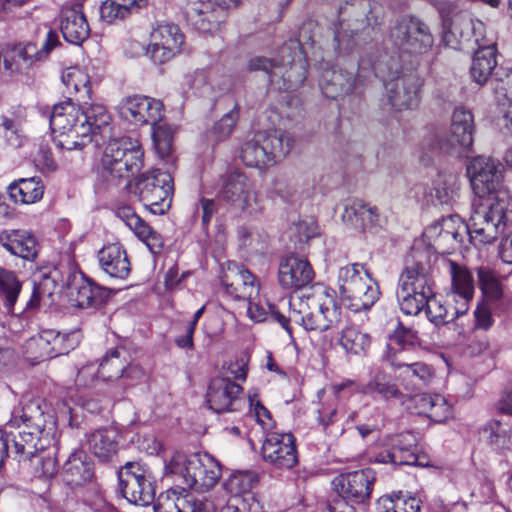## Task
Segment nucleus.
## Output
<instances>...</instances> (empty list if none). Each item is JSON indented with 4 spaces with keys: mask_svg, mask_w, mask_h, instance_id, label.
I'll list each match as a JSON object with an SVG mask.
<instances>
[{
    "mask_svg": "<svg viewBox=\"0 0 512 512\" xmlns=\"http://www.w3.org/2000/svg\"><path fill=\"white\" fill-rule=\"evenodd\" d=\"M389 40L400 55L397 59L391 57L382 61L376 69L384 78L391 106L397 111L413 109L420 101L422 80L415 71L404 66L402 58L425 52L433 44L432 35L419 19L404 16L391 28Z\"/></svg>",
    "mask_w": 512,
    "mask_h": 512,
    "instance_id": "obj_1",
    "label": "nucleus"
},
{
    "mask_svg": "<svg viewBox=\"0 0 512 512\" xmlns=\"http://www.w3.org/2000/svg\"><path fill=\"white\" fill-rule=\"evenodd\" d=\"M466 173L474 194L473 229L477 236L499 237L507 226L511 196L504 185V166L492 157L476 156L466 165Z\"/></svg>",
    "mask_w": 512,
    "mask_h": 512,
    "instance_id": "obj_2",
    "label": "nucleus"
},
{
    "mask_svg": "<svg viewBox=\"0 0 512 512\" xmlns=\"http://www.w3.org/2000/svg\"><path fill=\"white\" fill-rule=\"evenodd\" d=\"M290 315L285 317L269 305L272 320L278 322L289 335L292 334L290 321L300 324L306 331L325 332L338 327L342 311L332 290L317 284L292 297L289 302Z\"/></svg>",
    "mask_w": 512,
    "mask_h": 512,
    "instance_id": "obj_3",
    "label": "nucleus"
},
{
    "mask_svg": "<svg viewBox=\"0 0 512 512\" xmlns=\"http://www.w3.org/2000/svg\"><path fill=\"white\" fill-rule=\"evenodd\" d=\"M20 423L23 428L13 439L15 452L20 460L31 459L52 445L54 421L51 416L47 420L40 399L23 401L22 406L13 411L9 424L20 427Z\"/></svg>",
    "mask_w": 512,
    "mask_h": 512,
    "instance_id": "obj_4",
    "label": "nucleus"
},
{
    "mask_svg": "<svg viewBox=\"0 0 512 512\" xmlns=\"http://www.w3.org/2000/svg\"><path fill=\"white\" fill-rule=\"evenodd\" d=\"M279 61L264 57H253L248 62L250 71H264L271 83L285 91L299 88L307 77V60L299 40H290L279 51Z\"/></svg>",
    "mask_w": 512,
    "mask_h": 512,
    "instance_id": "obj_5",
    "label": "nucleus"
},
{
    "mask_svg": "<svg viewBox=\"0 0 512 512\" xmlns=\"http://www.w3.org/2000/svg\"><path fill=\"white\" fill-rule=\"evenodd\" d=\"M81 119V109L71 99L54 105L50 127L57 147L65 150L82 149L92 141L90 126Z\"/></svg>",
    "mask_w": 512,
    "mask_h": 512,
    "instance_id": "obj_6",
    "label": "nucleus"
},
{
    "mask_svg": "<svg viewBox=\"0 0 512 512\" xmlns=\"http://www.w3.org/2000/svg\"><path fill=\"white\" fill-rule=\"evenodd\" d=\"M338 286L342 301L355 313L369 310L379 299V287L362 264L341 267Z\"/></svg>",
    "mask_w": 512,
    "mask_h": 512,
    "instance_id": "obj_7",
    "label": "nucleus"
},
{
    "mask_svg": "<svg viewBox=\"0 0 512 512\" xmlns=\"http://www.w3.org/2000/svg\"><path fill=\"white\" fill-rule=\"evenodd\" d=\"M101 165L107 179H128L143 166L142 147L129 137L111 139L104 148Z\"/></svg>",
    "mask_w": 512,
    "mask_h": 512,
    "instance_id": "obj_8",
    "label": "nucleus"
},
{
    "mask_svg": "<svg viewBox=\"0 0 512 512\" xmlns=\"http://www.w3.org/2000/svg\"><path fill=\"white\" fill-rule=\"evenodd\" d=\"M293 143L288 133L259 131L242 146L241 159L249 167H269L284 158Z\"/></svg>",
    "mask_w": 512,
    "mask_h": 512,
    "instance_id": "obj_9",
    "label": "nucleus"
},
{
    "mask_svg": "<svg viewBox=\"0 0 512 512\" xmlns=\"http://www.w3.org/2000/svg\"><path fill=\"white\" fill-rule=\"evenodd\" d=\"M432 295L431 281L426 266L421 262L408 264L400 275L397 299L407 315H417Z\"/></svg>",
    "mask_w": 512,
    "mask_h": 512,
    "instance_id": "obj_10",
    "label": "nucleus"
},
{
    "mask_svg": "<svg viewBox=\"0 0 512 512\" xmlns=\"http://www.w3.org/2000/svg\"><path fill=\"white\" fill-rule=\"evenodd\" d=\"M472 225V215L468 224L464 223L460 217L451 215L428 226L424 234L442 252H450V250L456 249L463 242L465 235L469 236L470 241L475 246L492 244L498 238L487 239V237L483 238L481 235L477 236Z\"/></svg>",
    "mask_w": 512,
    "mask_h": 512,
    "instance_id": "obj_11",
    "label": "nucleus"
},
{
    "mask_svg": "<svg viewBox=\"0 0 512 512\" xmlns=\"http://www.w3.org/2000/svg\"><path fill=\"white\" fill-rule=\"evenodd\" d=\"M131 192L153 214H164L170 207L173 194L172 176L159 169L142 174Z\"/></svg>",
    "mask_w": 512,
    "mask_h": 512,
    "instance_id": "obj_12",
    "label": "nucleus"
},
{
    "mask_svg": "<svg viewBox=\"0 0 512 512\" xmlns=\"http://www.w3.org/2000/svg\"><path fill=\"white\" fill-rule=\"evenodd\" d=\"M78 345V333H60L53 329L41 331L21 346L23 357L32 365L67 354Z\"/></svg>",
    "mask_w": 512,
    "mask_h": 512,
    "instance_id": "obj_13",
    "label": "nucleus"
},
{
    "mask_svg": "<svg viewBox=\"0 0 512 512\" xmlns=\"http://www.w3.org/2000/svg\"><path fill=\"white\" fill-rule=\"evenodd\" d=\"M164 476L182 478L183 480H220L222 468L210 454L186 456L181 452H176L165 464Z\"/></svg>",
    "mask_w": 512,
    "mask_h": 512,
    "instance_id": "obj_14",
    "label": "nucleus"
},
{
    "mask_svg": "<svg viewBox=\"0 0 512 512\" xmlns=\"http://www.w3.org/2000/svg\"><path fill=\"white\" fill-rule=\"evenodd\" d=\"M219 195L236 211L249 215L260 211L254 184L242 172L229 173L224 179Z\"/></svg>",
    "mask_w": 512,
    "mask_h": 512,
    "instance_id": "obj_15",
    "label": "nucleus"
},
{
    "mask_svg": "<svg viewBox=\"0 0 512 512\" xmlns=\"http://www.w3.org/2000/svg\"><path fill=\"white\" fill-rule=\"evenodd\" d=\"M120 116L133 125H155L164 116L161 101L143 95H133L122 99L119 104Z\"/></svg>",
    "mask_w": 512,
    "mask_h": 512,
    "instance_id": "obj_16",
    "label": "nucleus"
},
{
    "mask_svg": "<svg viewBox=\"0 0 512 512\" xmlns=\"http://www.w3.org/2000/svg\"><path fill=\"white\" fill-rule=\"evenodd\" d=\"M184 44V35L173 23H160L150 34L147 53L155 63H164L180 53Z\"/></svg>",
    "mask_w": 512,
    "mask_h": 512,
    "instance_id": "obj_17",
    "label": "nucleus"
},
{
    "mask_svg": "<svg viewBox=\"0 0 512 512\" xmlns=\"http://www.w3.org/2000/svg\"><path fill=\"white\" fill-rule=\"evenodd\" d=\"M213 3L222 9L236 8L241 0H187L183 6V14L197 30L212 32L219 26Z\"/></svg>",
    "mask_w": 512,
    "mask_h": 512,
    "instance_id": "obj_18",
    "label": "nucleus"
},
{
    "mask_svg": "<svg viewBox=\"0 0 512 512\" xmlns=\"http://www.w3.org/2000/svg\"><path fill=\"white\" fill-rule=\"evenodd\" d=\"M262 455L266 462L279 469L293 468L298 462L293 435L290 433H268L262 445Z\"/></svg>",
    "mask_w": 512,
    "mask_h": 512,
    "instance_id": "obj_19",
    "label": "nucleus"
},
{
    "mask_svg": "<svg viewBox=\"0 0 512 512\" xmlns=\"http://www.w3.org/2000/svg\"><path fill=\"white\" fill-rule=\"evenodd\" d=\"M384 357L394 370H400L398 378L403 384L408 381V384L413 386H428L435 377L431 366L424 362H409L407 355L401 351L397 352L393 346Z\"/></svg>",
    "mask_w": 512,
    "mask_h": 512,
    "instance_id": "obj_20",
    "label": "nucleus"
},
{
    "mask_svg": "<svg viewBox=\"0 0 512 512\" xmlns=\"http://www.w3.org/2000/svg\"><path fill=\"white\" fill-rule=\"evenodd\" d=\"M62 286L67 288L69 300L75 307L96 308L104 300L103 289L93 284L81 272H69Z\"/></svg>",
    "mask_w": 512,
    "mask_h": 512,
    "instance_id": "obj_21",
    "label": "nucleus"
},
{
    "mask_svg": "<svg viewBox=\"0 0 512 512\" xmlns=\"http://www.w3.org/2000/svg\"><path fill=\"white\" fill-rule=\"evenodd\" d=\"M474 122L472 113L464 107L455 108L452 115L450 137L439 141V149L445 152L467 151L473 144Z\"/></svg>",
    "mask_w": 512,
    "mask_h": 512,
    "instance_id": "obj_22",
    "label": "nucleus"
},
{
    "mask_svg": "<svg viewBox=\"0 0 512 512\" xmlns=\"http://www.w3.org/2000/svg\"><path fill=\"white\" fill-rule=\"evenodd\" d=\"M451 275V290L447 298L456 303V313H467L474 296V278L464 266L453 261L449 262Z\"/></svg>",
    "mask_w": 512,
    "mask_h": 512,
    "instance_id": "obj_23",
    "label": "nucleus"
},
{
    "mask_svg": "<svg viewBox=\"0 0 512 512\" xmlns=\"http://www.w3.org/2000/svg\"><path fill=\"white\" fill-rule=\"evenodd\" d=\"M226 292L235 299H252L259 295L255 276L243 266L230 264L221 277Z\"/></svg>",
    "mask_w": 512,
    "mask_h": 512,
    "instance_id": "obj_24",
    "label": "nucleus"
},
{
    "mask_svg": "<svg viewBox=\"0 0 512 512\" xmlns=\"http://www.w3.org/2000/svg\"><path fill=\"white\" fill-rule=\"evenodd\" d=\"M314 271L310 263L301 257L289 255L280 261L279 284L285 289H301L312 282Z\"/></svg>",
    "mask_w": 512,
    "mask_h": 512,
    "instance_id": "obj_25",
    "label": "nucleus"
},
{
    "mask_svg": "<svg viewBox=\"0 0 512 512\" xmlns=\"http://www.w3.org/2000/svg\"><path fill=\"white\" fill-rule=\"evenodd\" d=\"M241 392V386L230 379L215 378L210 382L208 388L207 402L209 408L216 413L235 410Z\"/></svg>",
    "mask_w": 512,
    "mask_h": 512,
    "instance_id": "obj_26",
    "label": "nucleus"
},
{
    "mask_svg": "<svg viewBox=\"0 0 512 512\" xmlns=\"http://www.w3.org/2000/svg\"><path fill=\"white\" fill-rule=\"evenodd\" d=\"M0 245L10 254L34 261L38 254L36 238L26 230L9 229L0 232Z\"/></svg>",
    "mask_w": 512,
    "mask_h": 512,
    "instance_id": "obj_27",
    "label": "nucleus"
},
{
    "mask_svg": "<svg viewBox=\"0 0 512 512\" xmlns=\"http://www.w3.org/2000/svg\"><path fill=\"white\" fill-rule=\"evenodd\" d=\"M391 448L380 453L376 458L381 463H392L399 465H413L417 462L414 452L416 437L411 432H404L390 438Z\"/></svg>",
    "mask_w": 512,
    "mask_h": 512,
    "instance_id": "obj_28",
    "label": "nucleus"
},
{
    "mask_svg": "<svg viewBox=\"0 0 512 512\" xmlns=\"http://www.w3.org/2000/svg\"><path fill=\"white\" fill-rule=\"evenodd\" d=\"M60 28L64 39L72 44H81L90 34V27L82 5L65 7L61 12Z\"/></svg>",
    "mask_w": 512,
    "mask_h": 512,
    "instance_id": "obj_29",
    "label": "nucleus"
},
{
    "mask_svg": "<svg viewBox=\"0 0 512 512\" xmlns=\"http://www.w3.org/2000/svg\"><path fill=\"white\" fill-rule=\"evenodd\" d=\"M356 83L353 73L341 68L325 69L319 80L321 91L330 99H338L350 94L356 88Z\"/></svg>",
    "mask_w": 512,
    "mask_h": 512,
    "instance_id": "obj_30",
    "label": "nucleus"
},
{
    "mask_svg": "<svg viewBox=\"0 0 512 512\" xmlns=\"http://www.w3.org/2000/svg\"><path fill=\"white\" fill-rule=\"evenodd\" d=\"M101 268L113 278L125 279L130 273L126 251L118 243L103 247L98 253Z\"/></svg>",
    "mask_w": 512,
    "mask_h": 512,
    "instance_id": "obj_31",
    "label": "nucleus"
},
{
    "mask_svg": "<svg viewBox=\"0 0 512 512\" xmlns=\"http://www.w3.org/2000/svg\"><path fill=\"white\" fill-rule=\"evenodd\" d=\"M58 34L49 29L46 32L45 40L38 48L35 43L27 42L15 49L16 61L22 62L25 68L32 67L38 62L45 60L50 52L59 44Z\"/></svg>",
    "mask_w": 512,
    "mask_h": 512,
    "instance_id": "obj_32",
    "label": "nucleus"
},
{
    "mask_svg": "<svg viewBox=\"0 0 512 512\" xmlns=\"http://www.w3.org/2000/svg\"><path fill=\"white\" fill-rule=\"evenodd\" d=\"M118 432L113 427L100 428L88 436L89 450L102 462H108L118 452Z\"/></svg>",
    "mask_w": 512,
    "mask_h": 512,
    "instance_id": "obj_33",
    "label": "nucleus"
},
{
    "mask_svg": "<svg viewBox=\"0 0 512 512\" xmlns=\"http://www.w3.org/2000/svg\"><path fill=\"white\" fill-rule=\"evenodd\" d=\"M496 65L495 43H484V46L482 48H478L473 57L470 68L472 79L479 85L485 84Z\"/></svg>",
    "mask_w": 512,
    "mask_h": 512,
    "instance_id": "obj_34",
    "label": "nucleus"
},
{
    "mask_svg": "<svg viewBox=\"0 0 512 512\" xmlns=\"http://www.w3.org/2000/svg\"><path fill=\"white\" fill-rule=\"evenodd\" d=\"M190 493L185 488L176 486L161 493L154 512H194Z\"/></svg>",
    "mask_w": 512,
    "mask_h": 512,
    "instance_id": "obj_35",
    "label": "nucleus"
},
{
    "mask_svg": "<svg viewBox=\"0 0 512 512\" xmlns=\"http://www.w3.org/2000/svg\"><path fill=\"white\" fill-rule=\"evenodd\" d=\"M8 193L16 204H33L43 197L44 187L35 177L21 178L9 185Z\"/></svg>",
    "mask_w": 512,
    "mask_h": 512,
    "instance_id": "obj_36",
    "label": "nucleus"
},
{
    "mask_svg": "<svg viewBox=\"0 0 512 512\" xmlns=\"http://www.w3.org/2000/svg\"><path fill=\"white\" fill-rule=\"evenodd\" d=\"M81 112L83 117L81 120L90 126L91 137L97 134H100L103 138L110 136L111 115L104 105L98 103L87 105L85 103Z\"/></svg>",
    "mask_w": 512,
    "mask_h": 512,
    "instance_id": "obj_37",
    "label": "nucleus"
},
{
    "mask_svg": "<svg viewBox=\"0 0 512 512\" xmlns=\"http://www.w3.org/2000/svg\"><path fill=\"white\" fill-rule=\"evenodd\" d=\"M460 175L453 171H441L433 180L435 198L440 204H451L459 195Z\"/></svg>",
    "mask_w": 512,
    "mask_h": 512,
    "instance_id": "obj_38",
    "label": "nucleus"
},
{
    "mask_svg": "<svg viewBox=\"0 0 512 512\" xmlns=\"http://www.w3.org/2000/svg\"><path fill=\"white\" fill-rule=\"evenodd\" d=\"M339 345L347 354L361 356L367 353L371 337L356 325H347L341 331Z\"/></svg>",
    "mask_w": 512,
    "mask_h": 512,
    "instance_id": "obj_39",
    "label": "nucleus"
},
{
    "mask_svg": "<svg viewBox=\"0 0 512 512\" xmlns=\"http://www.w3.org/2000/svg\"><path fill=\"white\" fill-rule=\"evenodd\" d=\"M379 512H420L421 500L402 491L383 495L378 500Z\"/></svg>",
    "mask_w": 512,
    "mask_h": 512,
    "instance_id": "obj_40",
    "label": "nucleus"
},
{
    "mask_svg": "<svg viewBox=\"0 0 512 512\" xmlns=\"http://www.w3.org/2000/svg\"><path fill=\"white\" fill-rule=\"evenodd\" d=\"M61 80L69 95L74 94L78 100L83 101L90 98V77L84 69L78 66L69 67L62 72Z\"/></svg>",
    "mask_w": 512,
    "mask_h": 512,
    "instance_id": "obj_41",
    "label": "nucleus"
},
{
    "mask_svg": "<svg viewBox=\"0 0 512 512\" xmlns=\"http://www.w3.org/2000/svg\"><path fill=\"white\" fill-rule=\"evenodd\" d=\"M361 391L370 396H379L385 400L401 399L403 393L391 381L389 375L382 370H376Z\"/></svg>",
    "mask_w": 512,
    "mask_h": 512,
    "instance_id": "obj_42",
    "label": "nucleus"
},
{
    "mask_svg": "<svg viewBox=\"0 0 512 512\" xmlns=\"http://www.w3.org/2000/svg\"><path fill=\"white\" fill-rule=\"evenodd\" d=\"M469 26H471V18L466 15H458L445 20L443 41L455 50L460 49L462 42L469 41Z\"/></svg>",
    "mask_w": 512,
    "mask_h": 512,
    "instance_id": "obj_43",
    "label": "nucleus"
},
{
    "mask_svg": "<svg viewBox=\"0 0 512 512\" xmlns=\"http://www.w3.org/2000/svg\"><path fill=\"white\" fill-rule=\"evenodd\" d=\"M58 278L59 271L57 269L36 273L33 279V291L28 306L36 307L42 299L52 297L59 286Z\"/></svg>",
    "mask_w": 512,
    "mask_h": 512,
    "instance_id": "obj_44",
    "label": "nucleus"
},
{
    "mask_svg": "<svg viewBox=\"0 0 512 512\" xmlns=\"http://www.w3.org/2000/svg\"><path fill=\"white\" fill-rule=\"evenodd\" d=\"M129 363L124 349H112L106 353L99 364L100 378L103 381H112L120 378Z\"/></svg>",
    "mask_w": 512,
    "mask_h": 512,
    "instance_id": "obj_45",
    "label": "nucleus"
},
{
    "mask_svg": "<svg viewBox=\"0 0 512 512\" xmlns=\"http://www.w3.org/2000/svg\"><path fill=\"white\" fill-rule=\"evenodd\" d=\"M448 304L446 305L440 298L434 295L428 297L426 302V315L430 322L436 326L449 323L456 318L464 315L465 313H456V303L451 302L448 298Z\"/></svg>",
    "mask_w": 512,
    "mask_h": 512,
    "instance_id": "obj_46",
    "label": "nucleus"
},
{
    "mask_svg": "<svg viewBox=\"0 0 512 512\" xmlns=\"http://www.w3.org/2000/svg\"><path fill=\"white\" fill-rule=\"evenodd\" d=\"M145 0H106L100 7V17L107 23L123 20L137 11Z\"/></svg>",
    "mask_w": 512,
    "mask_h": 512,
    "instance_id": "obj_47",
    "label": "nucleus"
},
{
    "mask_svg": "<svg viewBox=\"0 0 512 512\" xmlns=\"http://www.w3.org/2000/svg\"><path fill=\"white\" fill-rule=\"evenodd\" d=\"M120 490L123 497L135 505L148 506L155 499L153 482H120Z\"/></svg>",
    "mask_w": 512,
    "mask_h": 512,
    "instance_id": "obj_48",
    "label": "nucleus"
},
{
    "mask_svg": "<svg viewBox=\"0 0 512 512\" xmlns=\"http://www.w3.org/2000/svg\"><path fill=\"white\" fill-rule=\"evenodd\" d=\"M374 482H336L334 490L347 502L364 503L369 500Z\"/></svg>",
    "mask_w": 512,
    "mask_h": 512,
    "instance_id": "obj_49",
    "label": "nucleus"
},
{
    "mask_svg": "<svg viewBox=\"0 0 512 512\" xmlns=\"http://www.w3.org/2000/svg\"><path fill=\"white\" fill-rule=\"evenodd\" d=\"M239 119V107L237 104L233 108L223 115V117L216 121L206 131V139L212 143H218L226 140L232 134Z\"/></svg>",
    "mask_w": 512,
    "mask_h": 512,
    "instance_id": "obj_50",
    "label": "nucleus"
},
{
    "mask_svg": "<svg viewBox=\"0 0 512 512\" xmlns=\"http://www.w3.org/2000/svg\"><path fill=\"white\" fill-rule=\"evenodd\" d=\"M477 275L479 288L487 302H496L503 297L502 284L490 268H477Z\"/></svg>",
    "mask_w": 512,
    "mask_h": 512,
    "instance_id": "obj_51",
    "label": "nucleus"
},
{
    "mask_svg": "<svg viewBox=\"0 0 512 512\" xmlns=\"http://www.w3.org/2000/svg\"><path fill=\"white\" fill-rule=\"evenodd\" d=\"M21 282L15 272L5 268L0 269V295L5 299L7 311H12L21 292Z\"/></svg>",
    "mask_w": 512,
    "mask_h": 512,
    "instance_id": "obj_52",
    "label": "nucleus"
},
{
    "mask_svg": "<svg viewBox=\"0 0 512 512\" xmlns=\"http://www.w3.org/2000/svg\"><path fill=\"white\" fill-rule=\"evenodd\" d=\"M483 433L493 449L497 451L510 449V429L501 421L492 420L488 422L483 429Z\"/></svg>",
    "mask_w": 512,
    "mask_h": 512,
    "instance_id": "obj_53",
    "label": "nucleus"
},
{
    "mask_svg": "<svg viewBox=\"0 0 512 512\" xmlns=\"http://www.w3.org/2000/svg\"><path fill=\"white\" fill-rule=\"evenodd\" d=\"M363 216H370L368 205L359 199L348 200L341 215L343 223L354 230H363Z\"/></svg>",
    "mask_w": 512,
    "mask_h": 512,
    "instance_id": "obj_54",
    "label": "nucleus"
},
{
    "mask_svg": "<svg viewBox=\"0 0 512 512\" xmlns=\"http://www.w3.org/2000/svg\"><path fill=\"white\" fill-rule=\"evenodd\" d=\"M68 477L91 480L94 477L93 463L83 453H73L64 465Z\"/></svg>",
    "mask_w": 512,
    "mask_h": 512,
    "instance_id": "obj_55",
    "label": "nucleus"
},
{
    "mask_svg": "<svg viewBox=\"0 0 512 512\" xmlns=\"http://www.w3.org/2000/svg\"><path fill=\"white\" fill-rule=\"evenodd\" d=\"M130 229L139 240L144 242L151 253L157 254L163 247L162 237L143 219L138 217L137 223L132 225Z\"/></svg>",
    "mask_w": 512,
    "mask_h": 512,
    "instance_id": "obj_56",
    "label": "nucleus"
},
{
    "mask_svg": "<svg viewBox=\"0 0 512 512\" xmlns=\"http://www.w3.org/2000/svg\"><path fill=\"white\" fill-rule=\"evenodd\" d=\"M419 341L418 332L413 328H406L400 326L394 333L393 337L390 340V343L387 346V351L390 350V347L393 346L396 348L397 352H403L404 355H407L406 351L410 346H414Z\"/></svg>",
    "mask_w": 512,
    "mask_h": 512,
    "instance_id": "obj_57",
    "label": "nucleus"
},
{
    "mask_svg": "<svg viewBox=\"0 0 512 512\" xmlns=\"http://www.w3.org/2000/svg\"><path fill=\"white\" fill-rule=\"evenodd\" d=\"M152 126V139L157 150V153L161 156H167L171 150L173 133L169 126L165 124L156 123Z\"/></svg>",
    "mask_w": 512,
    "mask_h": 512,
    "instance_id": "obj_58",
    "label": "nucleus"
},
{
    "mask_svg": "<svg viewBox=\"0 0 512 512\" xmlns=\"http://www.w3.org/2000/svg\"><path fill=\"white\" fill-rule=\"evenodd\" d=\"M222 488L231 494V497L221 509V512H240L245 509V504L240 500V495L243 491L241 482H223Z\"/></svg>",
    "mask_w": 512,
    "mask_h": 512,
    "instance_id": "obj_59",
    "label": "nucleus"
},
{
    "mask_svg": "<svg viewBox=\"0 0 512 512\" xmlns=\"http://www.w3.org/2000/svg\"><path fill=\"white\" fill-rule=\"evenodd\" d=\"M494 93L500 107L512 103V71L495 80Z\"/></svg>",
    "mask_w": 512,
    "mask_h": 512,
    "instance_id": "obj_60",
    "label": "nucleus"
},
{
    "mask_svg": "<svg viewBox=\"0 0 512 512\" xmlns=\"http://www.w3.org/2000/svg\"><path fill=\"white\" fill-rule=\"evenodd\" d=\"M131 442L135 444L139 451L148 455H157L162 450V443L156 439L153 434H136Z\"/></svg>",
    "mask_w": 512,
    "mask_h": 512,
    "instance_id": "obj_61",
    "label": "nucleus"
},
{
    "mask_svg": "<svg viewBox=\"0 0 512 512\" xmlns=\"http://www.w3.org/2000/svg\"><path fill=\"white\" fill-rule=\"evenodd\" d=\"M119 480L123 478H133L135 480H145L150 477L149 469L140 461H131L125 463L118 471Z\"/></svg>",
    "mask_w": 512,
    "mask_h": 512,
    "instance_id": "obj_62",
    "label": "nucleus"
},
{
    "mask_svg": "<svg viewBox=\"0 0 512 512\" xmlns=\"http://www.w3.org/2000/svg\"><path fill=\"white\" fill-rule=\"evenodd\" d=\"M452 415V408L447 400L439 394H435L433 407L431 409L429 418L435 422H444Z\"/></svg>",
    "mask_w": 512,
    "mask_h": 512,
    "instance_id": "obj_63",
    "label": "nucleus"
},
{
    "mask_svg": "<svg viewBox=\"0 0 512 512\" xmlns=\"http://www.w3.org/2000/svg\"><path fill=\"white\" fill-rule=\"evenodd\" d=\"M100 378L99 365L89 363L82 366L76 375L75 382L78 386L93 385Z\"/></svg>",
    "mask_w": 512,
    "mask_h": 512,
    "instance_id": "obj_64",
    "label": "nucleus"
}]
</instances>
